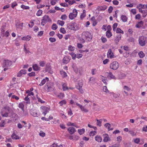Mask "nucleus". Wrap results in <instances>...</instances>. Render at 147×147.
<instances>
[{"label": "nucleus", "instance_id": "obj_1", "mask_svg": "<svg viewBox=\"0 0 147 147\" xmlns=\"http://www.w3.org/2000/svg\"><path fill=\"white\" fill-rule=\"evenodd\" d=\"M67 27L70 30L75 31L78 29L77 24L75 22H71L67 24Z\"/></svg>", "mask_w": 147, "mask_h": 147}, {"label": "nucleus", "instance_id": "obj_2", "mask_svg": "<svg viewBox=\"0 0 147 147\" xmlns=\"http://www.w3.org/2000/svg\"><path fill=\"white\" fill-rule=\"evenodd\" d=\"M42 22L41 25L42 26H44L47 23V22H51V20L49 18V17L48 16L45 15L42 17Z\"/></svg>", "mask_w": 147, "mask_h": 147}, {"label": "nucleus", "instance_id": "obj_3", "mask_svg": "<svg viewBox=\"0 0 147 147\" xmlns=\"http://www.w3.org/2000/svg\"><path fill=\"white\" fill-rule=\"evenodd\" d=\"M119 67V64L117 61H114L110 64V68L113 70L117 69Z\"/></svg>", "mask_w": 147, "mask_h": 147}, {"label": "nucleus", "instance_id": "obj_4", "mask_svg": "<svg viewBox=\"0 0 147 147\" xmlns=\"http://www.w3.org/2000/svg\"><path fill=\"white\" fill-rule=\"evenodd\" d=\"M77 10L75 9H74L73 12L69 13V18L71 20H73L77 16Z\"/></svg>", "mask_w": 147, "mask_h": 147}, {"label": "nucleus", "instance_id": "obj_5", "mask_svg": "<svg viewBox=\"0 0 147 147\" xmlns=\"http://www.w3.org/2000/svg\"><path fill=\"white\" fill-rule=\"evenodd\" d=\"M90 33L87 31H84L82 34V38L85 39L89 38L91 39Z\"/></svg>", "mask_w": 147, "mask_h": 147}, {"label": "nucleus", "instance_id": "obj_6", "mask_svg": "<svg viewBox=\"0 0 147 147\" xmlns=\"http://www.w3.org/2000/svg\"><path fill=\"white\" fill-rule=\"evenodd\" d=\"M146 41V39L144 36H141L139 39V42L140 45L143 46L145 45Z\"/></svg>", "mask_w": 147, "mask_h": 147}, {"label": "nucleus", "instance_id": "obj_7", "mask_svg": "<svg viewBox=\"0 0 147 147\" xmlns=\"http://www.w3.org/2000/svg\"><path fill=\"white\" fill-rule=\"evenodd\" d=\"M53 84L52 83L49 82L47 84L45 87L47 88V91H51L53 90Z\"/></svg>", "mask_w": 147, "mask_h": 147}, {"label": "nucleus", "instance_id": "obj_8", "mask_svg": "<svg viewBox=\"0 0 147 147\" xmlns=\"http://www.w3.org/2000/svg\"><path fill=\"white\" fill-rule=\"evenodd\" d=\"M12 64V62L9 60H5L3 67H7L10 66Z\"/></svg>", "mask_w": 147, "mask_h": 147}, {"label": "nucleus", "instance_id": "obj_9", "mask_svg": "<svg viewBox=\"0 0 147 147\" xmlns=\"http://www.w3.org/2000/svg\"><path fill=\"white\" fill-rule=\"evenodd\" d=\"M70 60V58L69 57L65 56L63 59V64H66L69 62Z\"/></svg>", "mask_w": 147, "mask_h": 147}, {"label": "nucleus", "instance_id": "obj_10", "mask_svg": "<svg viewBox=\"0 0 147 147\" xmlns=\"http://www.w3.org/2000/svg\"><path fill=\"white\" fill-rule=\"evenodd\" d=\"M41 108L43 111V114H44L45 115L50 110V109L47 107H41Z\"/></svg>", "mask_w": 147, "mask_h": 147}, {"label": "nucleus", "instance_id": "obj_11", "mask_svg": "<svg viewBox=\"0 0 147 147\" xmlns=\"http://www.w3.org/2000/svg\"><path fill=\"white\" fill-rule=\"evenodd\" d=\"M107 56L108 57L112 59L114 57L113 53L112 52L111 49L108 50L107 53Z\"/></svg>", "mask_w": 147, "mask_h": 147}, {"label": "nucleus", "instance_id": "obj_12", "mask_svg": "<svg viewBox=\"0 0 147 147\" xmlns=\"http://www.w3.org/2000/svg\"><path fill=\"white\" fill-rule=\"evenodd\" d=\"M26 74V70L25 69H22L17 74V76L21 77L23 74Z\"/></svg>", "mask_w": 147, "mask_h": 147}, {"label": "nucleus", "instance_id": "obj_13", "mask_svg": "<svg viewBox=\"0 0 147 147\" xmlns=\"http://www.w3.org/2000/svg\"><path fill=\"white\" fill-rule=\"evenodd\" d=\"M121 34H119L117 35L115 39V42L116 44H117L121 38Z\"/></svg>", "mask_w": 147, "mask_h": 147}, {"label": "nucleus", "instance_id": "obj_14", "mask_svg": "<svg viewBox=\"0 0 147 147\" xmlns=\"http://www.w3.org/2000/svg\"><path fill=\"white\" fill-rule=\"evenodd\" d=\"M104 138L103 141L104 142H107L109 141H110V139L109 135L107 134H105L103 135Z\"/></svg>", "mask_w": 147, "mask_h": 147}, {"label": "nucleus", "instance_id": "obj_15", "mask_svg": "<svg viewBox=\"0 0 147 147\" xmlns=\"http://www.w3.org/2000/svg\"><path fill=\"white\" fill-rule=\"evenodd\" d=\"M67 130L71 134H73L76 131L75 129L73 127H70Z\"/></svg>", "mask_w": 147, "mask_h": 147}, {"label": "nucleus", "instance_id": "obj_16", "mask_svg": "<svg viewBox=\"0 0 147 147\" xmlns=\"http://www.w3.org/2000/svg\"><path fill=\"white\" fill-rule=\"evenodd\" d=\"M49 81V78L47 77H46L45 78L43 79L41 81L40 83L39 84L40 86H42L45 84L46 82Z\"/></svg>", "mask_w": 147, "mask_h": 147}, {"label": "nucleus", "instance_id": "obj_17", "mask_svg": "<svg viewBox=\"0 0 147 147\" xmlns=\"http://www.w3.org/2000/svg\"><path fill=\"white\" fill-rule=\"evenodd\" d=\"M106 74H107V76L108 77H110L111 78L113 79H116V78L115 77V76L111 72H110L109 73L107 72L106 73Z\"/></svg>", "mask_w": 147, "mask_h": 147}, {"label": "nucleus", "instance_id": "obj_18", "mask_svg": "<svg viewBox=\"0 0 147 147\" xmlns=\"http://www.w3.org/2000/svg\"><path fill=\"white\" fill-rule=\"evenodd\" d=\"M82 85L79 84L76 86V88L78 89L80 92L81 93H82L83 92V91L82 89Z\"/></svg>", "mask_w": 147, "mask_h": 147}, {"label": "nucleus", "instance_id": "obj_19", "mask_svg": "<svg viewBox=\"0 0 147 147\" xmlns=\"http://www.w3.org/2000/svg\"><path fill=\"white\" fill-rule=\"evenodd\" d=\"M121 18L123 22H127V18L124 15H122L121 16Z\"/></svg>", "mask_w": 147, "mask_h": 147}, {"label": "nucleus", "instance_id": "obj_20", "mask_svg": "<svg viewBox=\"0 0 147 147\" xmlns=\"http://www.w3.org/2000/svg\"><path fill=\"white\" fill-rule=\"evenodd\" d=\"M12 139L15 140H18L20 139V137L17 135L15 133H13L11 136Z\"/></svg>", "mask_w": 147, "mask_h": 147}, {"label": "nucleus", "instance_id": "obj_21", "mask_svg": "<svg viewBox=\"0 0 147 147\" xmlns=\"http://www.w3.org/2000/svg\"><path fill=\"white\" fill-rule=\"evenodd\" d=\"M143 22L141 21L139 22L138 24L136 25V26L137 28H140L143 26Z\"/></svg>", "mask_w": 147, "mask_h": 147}, {"label": "nucleus", "instance_id": "obj_22", "mask_svg": "<svg viewBox=\"0 0 147 147\" xmlns=\"http://www.w3.org/2000/svg\"><path fill=\"white\" fill-rule=\"evenodd\" d=\"M95 139L96 141L98 142H101L102 140L101 137L98 136H95Z\"/></svg>", "mask_w": 147, "mask_h": 147}, {"label": "nucleus", "instance_id": "obj_23", "mask_svg": "<svg viewBox=\"0 0 147 147\" xmlns=\"http://www.w3.org/2000/svg\"><path fill=\"white\" fill-rule=\"evenodd\" d=\"M32 67L33 69L35 71H38L40 69V67L36 64H34L33 65Z\"/></svg>", "mask_w": 147, "mask_h": 147}, {"label": "nucleus", "instance_id": "obj_24", "mask_svg": "<svg viewBox=\"0 0 147 147\" xmlns=\"http://www.w3.org/2000/svg\"><path fill=\"white\" fill-rule=\"evenodd\" d=\"M102 120V119H100V120L96 119V125L99 126V127L101 126V123Z\"/></svg>", "mask_w": 147, "mask_h": 147}, {"label": "nucleus", "instance_id": "obj_25", "mask_svg": "<svg viewBox=\"0 0 147 147\" xmlns=\"http://www.w3.org/2000/svg\"><path fill=\"white\" fill-rule=\"evenodd\" d=\"M60 74L63 77H66L67 76L66 73L63 70L61 71H60Z\"/></svg>", "mask_w": 147, "mask_h": 147}, {"label": "nucleus", "instance_id": "obj_26", "mask_svg": "<svg viewBox=\"0 0 147 147\" xmlns=\"http://www.w3.org/2000/svg\"><path fill=\"white\" fill-rule=\"evenodd\" d=\"M31 38V37L30 36L28 35L26 36H24L22 38V39L23 40L28 41L30 40Z\"/></svg>", "mask_w": 147, "mask_h": 147}, {"label": "nucleus", "instance_id": "obj_27", "mask_svg": "<svg viewBox=\"0 0 147 147\" xmlns=\"http://www.w3.org/2000/svg\"><path fill=\"white\" fill-rule=\"evenodd\" d=\"M23 23H17L16 24V27L17 28H22L23 27Z\"/></svg>", "mask_w": 147, "mask_h": 147}, {"label": "nucleus", "instance_id": "obj_28", "mask_svg": "<svg viewBox=\"0 0 147 147\" xmlns=\"http://www.w3.org/2000/svg\"><path fill=\"white\" fill-rule=\"evenodd\" d=\"M1 115L3 117H7L8 116V113L7 112H6L4 113L3 111H1Z\"/></svg>", "mask_w": 147, "mask_h": 147}, {"label": "nucleus", "instance_id": "obj_29", "mask_svg": "<svg viewBox=\"0 0 147 147\" xmlns=\"http://www.w3.org/2000/svg\"><path fill=\"white\" fill-rule=\"evenodd\" d=\"M106 35L108 38H110L112 36V33L110 31H107L106 32Z\"/></svg>", "mask_w": 147, "mask_h": 147}, {"label": "nucleus", "instance_id": "obj_30", "mask_svg": "<svg viewBox=\"0 0 147 147\" xmlns=\"http://www.w3.org/2000/svg\"><path fill=\"white\" fill-rule=\"evenodd\" d=\"M141 13L142 14L143 17L144 18L147 15V10H143L141 11Z\"/></svg>", "mask_w": 147, "mask_h": 147}, {"label": "nucleus", "instance_id": "obj_31", "mask_svg": "<svg viewBox=\"0 0 147 147\" xmlns=\"http://www.w3.org/2000/svg\"><path fill=\"white\" fill-rule=\"evenodd\" d=\"M62 88L63 91H66L69 89L68 88L66 84L65 83L62 84Z\"/></svg>", "mask_w": 147, "mask_h": 147}, {"label": "nucleus", "instance_id": "obj_32", "mask_svg": "<svg viewBox=\"0 0 147 147\" xmlns=\"http://www.w3.org/2000/svg\"><path fill=\"white\" fill-rule=\"evenodd\" d=\"M98 9L100 11H104L107 8V6L105 5L99 7Z\"/></svg>", "mask_w": 147, "mask_h": 147}, {"label": "nucleus", "instance_id": "obj_33", "mask_svg": "<svg viewBox=\"0 0 147 147\" xmlns=\"http://www.w3.org/2000/svg\"><path fill=\"white\" fill-rule=\"evenodd\" d=\"M96 79L95 78L92 77L90 78L89 82L91 83H94L95 82Z\"/></svg>", "mask_w": 147, "mask_h": 147}, {"label": "nucleus", "instance_id": "obj_34", "mask_svg": "<svg viewBox=\"0 0 147 147\" xmlns=\"http://www.w3.org/2000/svg\"><path fill=\"white\" fill-rule=\"evenodd\" d=\"M108 125H109V126L108 127V129L109 130H113V128H110L111 125L109 123H107L105 124V126L106 127H107V126H108Z\"/></svg>", "mask_w": 147, "mask_h": 147}, {"label": "nucleus", "instance_id": "obj_35", "mask_svg": "<svg viewBox=\"0 0 147 147\" xmlns=\"http://www.w3.org/2000/svg\"><path fill=\"white\" fill-rule=\"evenodd\" d=\"M5 28V26H3L1 28V33L2 34H3V36H5L4 32H5V30L4 29Z\"/></svg>", "mask_w": 147, "mask_h": 147}, {"label": "nucleus", "instance_id": "obj_36", "mask_svg": "<svg viewBox=\"0 0 147 147\" xmlns=\"http://www.w3.org/2000/svg\"><path fill=\"white\" fill-rule=\"evenodd\" d=\"M85 131V129L84 128H82V129H79L78 130V131L80 135L83 134L84 133Z\"/></svg>", "mask_w": 147, "mask_h": 147}, {"label": "nucleus", "instance_id": "obj_37", "mask_svg": "<svg viewBox=\"0 0 147 147\" xmlns=\"http://www.w3.org/2000/svg\"><path fill=\"white\" fill-rule=\"evenodd\" d=\"M116 32L117 33H122L123 34L124 33L123 31L119 28H117Z\"/></svg>", "mask_w": 147, "mask_h": 147}, {"label": "nucleus", "instance_id": "obj_38", "mask_svg": "<svg viewBox=\"0 0 147 147\" xmlns=\"http://www.w3.org/2000/svg\"><path fill=\"white\" fill-rule=\"evenodd\" d=\"M138 55L140 58H143L145 54L142 51H140L138 53Z\"/></svg>", "mask_w": 147, "mask_h": 147}, {"label": "nucleus", "instance_id": "obj_39", "mask_svg": "<svg viewBox=\"0 0 147 147\" xmlns=\"http://www.w3.org/2000/svg\"><path fill=\"white\" fill-rule=\"evenodd\" d=\"M5 121L3 120H1L0 123V127H4V125L5 124Z\"/></svg>", "mask_w": 147, "mask_h": 147}, {"label": "nucleus", "instance_id": "obj_40", "mask_svg": "<svg viewBox=\"0 0 147 147\" xmlns=\"http://www.w3.org/2000/svg\"><path fill=\"white\" fill-rule=\"evenodd\" d=\"M81 110L82 111H84L85 112H87L88 111V110L86 109L84 106H82L80 108Z\"/></svg>", "mask_w": 147, "mask_h": 147}, {"label": "nucleus", "instance_id": "obj_41", "mask_svg": "<svg viewBox=\"0 0 147 147\" xmlns=\"http://www.w3.org/2000/svg\"><path fill=\"white\" fill-rule=\"evenodd\" d=\"M28 96L27 95V96L24 98V100L26 101V103L27 104H29L30 103V99L28 97Z\"/></svg>", "mask_w": 147, "mask_h": 147}, {"label": "nucleus", "instance_id": "obj_42", "mask_svg": "<svg viewBox=\"0 0 147 147\" xmlns=\"http://www.w3.org/2000/svg\"><path fill=\"white\" fill-rule=\"evenodd\" d=\"M125 74L121 73L119 76V78L120 79H122L123 78L125 77Z\"/></svg>", "mask_w": 147, "mask_h": 147}, {"label": "nucleus", "instance_id": "obj_43", "mask_svg": "<svg viewBox=\"0 0 147 147\" xmlns=\"http://www.w3.org/2000/svg\"><path fill=\"white\" fill-rule=\"evenodd\" d=\"M67 16L65 14H63L61 16V19L63 20H65L67 19Z\"/></svg>", "mask_w": 147, "mask_h": 147}, {"label": "nucleus", "instance_id": "obj_44", "mask_svg": "<svg viewBox=\"0 0 147 147\" xmlns=\"http://www.w3.org/2000/svg\"><path fill=\"white\" fill-rule=\"evenodd\" d=\"M64 22L62 21L59 20L57 21V24L61 26H63L64 24Z\"/></svg>", "mask_w": 147, "mask_h": 147}, {"label": "nucleus", "instance_id": "obj_45", "mask_svg": "<svg viewBox=\"0 0 147 147\" xmlns=\"http://www.w3.org/2000/svg\"><path fill=\"white\" fill-rule=\"evenodd\" d=\"M69 54L71 55L72 57V58L74 60H75L76 58V54L74 53H69Z\"/></svg>", "mask_w": 147, "mask_h": 147}, {"label": "nucleus", "instance_id": "obj_46", "mask_svg": "<svg viewBox=\"0 0 147 147\" xmlns=\"http://www.w3.org/2000/svg\"><path fill=\"white\" fill-rule=\"evenodd\" d=\"M42 11L41 9H39L36 15L38 16H40L42 14Z\"/></svg>", "mask_w": 147, "mask_h": 147}, {"label": "nucleus", "instance_id": "obj_47", "mask_svg": "<svg viewBox=\"0 0 147 147\" xmlns=\"http://www.w3.org/2000/svg\"><path fill=\"white\" fill-rule=\"evenodd\" d=\"M31 114L34 117H38L40 115L39 114H38L36 112H33L31 113Z\"/></svg>", "mask_w": 147, "mask_h": 147}, {"label": "nucleus", "instance_id": "obj_48", "mask_svg": "<svg viewBox=\"0 0 147 147\" xmlns=\"http://www.w3.org/2000/svg\"><path fill=\"white\" fill-rule=\"evenodd\" d=\"M60 32L63 34H65L66 33V31L65 30L64 28L61 27L60 29Z\"/></svg>", "mask_w": 147, "mask_h": 147}, {"label": "nucleus", "instance_id": "obj_49", "mask_svg": "<svg viewBox=\"0 0 147 147\" xmlns=\"http://www.w3.org/2000/svg\"><path fill=\"white\" fill-rule=\"evenodd\" d=\"M49 40L51 42H54L56 41L55 38L53 37L50 38H49Z\"/></svg>", "mask_w": 147, "mask_h": 147}, {"label": "nucleus", "instance_id": "obj_50", "mask_svg": "<svg viewBox=\"0 0 147 147\" xmlns=\"http://www.w3.org/2000/svg\"><path fill=\"white\" fill-rule=\"evenodd\" d=\"M103 90L104 92H106V93L109 92V91L108 90L106 86H104L103 87Z\"/></svg>", "mask_w": 147, "mask_h": 147}, {"label": "nucleus", "instance_id": "obj_51", "mask_svg": "<svg viewBox=\"0 0 147 147\" xmlns=\"http://www.w3.org/2000/svg\"><path fill=\"white\" fill-rule=\"evenodd\" d=\"M57 28V26L56 24H53L52 26V29L55 30Z\"/></svg>", "mask_w": 147, "mask_h": 147}, {"label": "nucleus", "instance_id": "obj_52", "mask_svg": "<svg viewBox=\"0 0 147 147\" xmlns=\"http://www.w3.org/2000/svg\"><path fill=\"white\" fill-rule=\"evenodd\" d=\"M96 133V131H92L90 133L89 135L90 136H93L95 135Z\"/></svg>", "mask_w": 147, "mask_h": 147}, {"label": "nucleus", "instance_id": "obj_53", "mask_svg": "<svg viewBox=\"0 0 147 147\" xmlns=\"http://www.w3.org/2000/svg\"><path fill=\"white\" fill-rule=\"evenodd\" d=\"M17 5V3L16 2H14L11 4V7L13 8Z\"/></svg>", "mask_w": 147, "mask_h": 147}, {"label": "nucleus", "instance_id": "obj_54", "mask_svg": "<svg viewBox=\"0 0 147 147\" xmlns=\"http://www.w3.org/2000/svg\"><path fill=\"white\" fill-rule=\"evenodd\" d=\"M36 97L38 100V102H41V103H43L45 102L43 100H42L41 99H40L38 96L37 94L36 95Z\"/></svg>", "mask_w": 147, "mask_h": 147}, {"label": "nucleus", "instance_id": "obj_55", "mask_svg": "<svg viewBox=\"0 0 147 147\" xmlns=\"http://www.w3.org/2000/svg\"><path fill=\"white\" fill-rule=\"evenodd\" d=\"M68 50L73 51L74 50V47L71 46L70 45L68 47Z\"/></svg>", "mask_w": 147, "mask_h": 147}, {"label": "nucleus", "instance_id": "obj_56", "mask_svg": "<svg viewBox=\"0 0 147 147\" xmlns=\"http://www.w3.org/2000/svg\"><path fill=\"white\" fill-rule=\"evenodd\" d=\"M113 4L115 5H117L119 4V2L117 0H113Z\"/></svg>", "mask_w": 147, "mask_h": 147}, {"label": "nucleus", "instance_id": "obj_57", "mask_svg": "<svg viewBox=\"0 0 147 147\" xmlns=\"http://www.w3.org/2000/svg\"><path fill=\"white\" fill-rule=\"evenodd\" d=\"M101 39L102 42L103 43H105L107 41L106 38L103 36L101 37Z\"/></svg>", "mask_w": 147, "mask_h": 147}, {"label": "nucleus", "instance_id": "obj_58", "mask_svg": "<svg viewBox=\"0 0 147 147\" xmlns=\"http://www.w3.org/2000/svg\"><path fill=\"white\" fill-rule=\"evenodd\" d=\"M45 62L44 61H40L39 63V65L40 66L43 67L45 66Z\"/></svg>", "mask_w": 147, "mask_h": 147}, {"label": "nucleus", "instance_id": "obj_59", "mask_svg": "<svg viewBox=\"0 0 147 147\" xmlns=\"http://www.w3.org/2000/svg\"><path fill=\"white\" fill-rule=\"evenodd\" d=\"M113 9V7L112 6H110L108 10L109 13H111Z\"/></svg>", "mask_w": 147, "mask_h": 147}, {"label": "nucleus", "instance_id": "obj_60", "mask_svg": "<svg viewBox=\"0 0 147 147\" xmlns=\"http://www.w3.org/2000/svg\"><path fill=\"white\" fill-rule=\"evenodd\" d=\"M76 57L78 59H79L80 58H81L83 56L82 54H76Z\"/></svg>", "mask_w": 147, "mask_h": 147}, {"label": "nucleus", "instance_id": "obj_61", "mask_svg": "<svg viewBox=\"0 0 147 147\" xmlns=\"http://www.w3.org/2000/svg\"><path fill=\"white\" fill-rule=\"evenodd\" d=\"M35 73L34 72H32L31 73H29L28 74V75L29 76L31 77L33 76H35Z\"/></svg>", "mask_w": 147, "mask_h": 147}, {"label": "nucleus", "instance_id": "obj_62", "mask_svg": "<svg viewBox=\"0 0 147 147\" xmlns=\"http://www.w3.org/2000/svg\"><path fill=\"white\" fill-rule=\"evenodd\" d=\"M140 142V139L139 138H136L134 140V142L137 144H138Z\"/></svg>", "mask_w": 147, "mask_h": 147}, {"label": "nucleus", "instance_id": "obj_63", "mask_svg": "<svg viewBox=\"0 0 147 147\" xmlns=\"http://www.w3.org/2000/svg\"><path fill=\"white\" fill-rule=\"evenodd\" d=\"M59 103L61 106H62L63 104H66V102L64 100H63L60 102Z\"/></svg>", "mask_w": 147, "mask_h": 147}, {"label": "nucleus", "instance_id": "obj_64", "mask_svg": "<svg viewBox=\"0 0 147 147\" xmlns=\"http://www.w3.org/2000/svg\"><path fill=\"white\" fill-rule=\"evenodd\" d=\"M19 107L22 110H24V105L22 103H20L19 104Z\"/></svg>", "mask_w": 147, "mask_h": 147}]
</instances>
